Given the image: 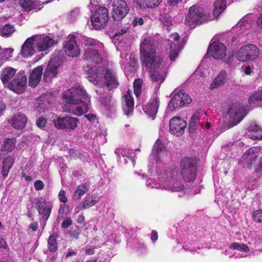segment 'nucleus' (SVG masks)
I'll use <instances>...</instances> for the list:
<instances>
[{"instance_id": "1", "label": "nucleus", "mask_w": 262, "mask_h": 262, "mask_svg": "<svg viewBox=\"0 0 262 262\" xmlns=\"http://www.w3.org/2000/svg\"><path fill=\"white\" fill-rule=\"evenodd\" d=\"M103 79H104L103 85L105 86L106 88L99 87L95 90L98 95L97 98L106 110L110 112H115L116 107V102L111 100V95L108 92L118 86L119 82L118 77L113 70H106L105 68Z\"/></svg>"}, {"instance_id": "2", "label": "nucleus", "mask_w": 262, "mask_h": 262, "mask_svg": "<svg viewBox=\"0 0 262 262\" xmlns=\"http://www.w3.org/2000/svg\"><path fill=\"white\" fill-rule=\"evenodd\" d=\"M157 42L152 38H145L140 45V59L143 67L152 71L164 67L163 58L156 55Z\"/></svg>"}, {"instance_id": "3", "label": "nucleus", "mask_w": 262, "mask_h": 262, "mask_svg": "<svg viewBox=\"0 0 262 262\" xmlns=\"http://www.w3.org/2000/svg\"><path fill=\"white\" fill-rule=\"evenodd\" d=\"M63 98L70 104L79 105L77 109L80 110L81 114L87 112L89 110L90 97L85 90L80 86L69 89L63 95Z\"/></svg>"}, {"instance_id": "4", "label": "nucleus", "mask_w": 262, "mask_h": 262, "mask_svg": "<svg viewBox=\"0 0 262 262\" xmlns=\"http://www.w3.org/2000/svg\"><path fill=\"white\" fill-rule=\"evenodd\" d=\"M64 59L65 57L61 51H55L43 74V79L45 82H50L57 76L58 69Z\"/></svg>"}, {"instance_id": "5", "label": "nucleus", "mask_w": 262, "mask_h": 262, "mask_svg": "<svg viewBox=\"0 0 262 262\" xmlns=\"http://www.w3.org/2000/svg\"><path fill=\"white\" fill-rule=\"evenodd\" d=\"M181 174L185 181H193L196 176V163L192 158L186 157L180 163Z\"/></svg>"}, {"instance_id": "6", "label": "nucleus", "mask_w": 262, "mask_h": 262, "mask_svg": "<svg viewBox=\"0 0 262 262\" xmlns=\"http://www.w3.org/2000/svg\"><path fill=\"white\" fill-rule=\"evenodd\" d=\"M207 19L208 16L205 13L204 9L194 5L190 7L185 21L189 26L193 28L195 25H200L205 23Z\"/></svg>"}, {"instance_id": "7", "label": "nucleus", "mask_w": 262, "mask_h": 262, "mask_svg": "<svg viewBox=\"0 0 262 262\" xmlns=\"http://www.w3.org/2000/svg\"><path fill=\"white\" fill-rule=\"evenodd\" d=\"M27 80L25 71L21 70L16 74L14 78L5 87L16 94H20L25 91L27 88Z\"/></svg>"}, {"instance_id": "8", "label": "nucleus", "mask_w": 262, "mask_h": 262, "mask_svg": "<svg viewBox=\"0 0 262 262\" xmlns=\"http://www.w3.org/2000/svg\"><path fill=\"white\" fill-rule=\"evenodd\" d=\"M258 55V48L254 44H248L239 49L236 54V58L242 62L253 61Z\"/></svg>"}, {"instance_id": "9", "label": "nucleus", "mask_w": 262, "mask_h": 262, "mask_svg": "<svg viewBox=\"0 0 262 262\" xmlns=\"http://www.w3.org/2000/svg\"><path fill=\"white\" fill-rule=\"evenodd\" d=\"M108 20V12L105 7H99L91 16L92 24L96 30H100L103 28Z\"/></svg>"}, {"instance_id": "10", "label": "nucleus", "mask_w": 262, "mask_h": 262, "mask_svg": "<svg viewBox=\"0 0 262 262\" xmlns=\"http://www.w3.org/2000/svg\"><path fill=\"white\" fill-rule=\"evenodd\" d=\"M192 101L191 98L184 90L175 94L168 103V107L171 111L180 109Z\"/></svg>"}, {"instance_id": "11", "label": "nucleus", "mask_w": 262, "mask_h": 262, "mask_svg": "<svg viewBox=\"0 0 262 262\" xmlns=\"http://www.w3.org/2000/svg\"><path fill=\"white\" fill-rule=\"evenodd\" d=\"M112 15L115 21L121 20L130 10L124 0H112Z\"/></svg>"}, {"instance_id": "12", "label": "nucleus", "mask_w": 262, "mask_h": 262, "mask_svg": "<svg viewBox=\"0 0 262 262\" xmlns=\"http://www.w3.org/2000/svg\"><path fill=\"white\" fill-rule=\"evenodd\" d=\"M85 73L90 78V81L98 83L102 80L105 68L100 66V64L96 66V64L88 63L83 68Z\"/></svg>"}, {"instance_id": "13", "label": "nucleus", "mask_w": 262, "mask_h": 262, "mask_svg": "<svg viewBox=\"0 0 262 262\" xmlns=\"http://www.w3.org/2000/svg\"><path fill=\"white\" fill-rule=\"evenodd\" d=\"M226 47L224 43L214 41L209 45L204 57L208 58L211 56L214 59L222 60L226 56Z\"/></svg>"}, {"instance_id": "14", "label": "nucleus", "mask_w": 262, "mask_h": 262, "mask_svg": "<svg viewBox=\"0 0 262 262\" xmlns=\"http://www.w3.org/2000/svg\"><path fill=\"white\" fill-rule=\"evenodd\" d=\"M63 50L66 54L70 57H77L80 52L74 35H69L66 38L63 45Z\"/></svg>"}, {"instance_id": "15", "label": "nucleus", "mask_w": 262, "mask_h": 262, "mask_svg": "<svg viewBox=\"0 0 262 262\" xmlns=\"http://www.w3.org/2000/svg\"><path fill=\"white\" fill-rule=\"evenodd\" d=\"M79 120L77 118L70 116L54 120L53 122L55 127L58 129H63L66 130L74 129L77 126Z\"/></svg>"}, {"instance_id": "16", "label": "nucleus", "mask_w": 262, "mask_h": 262, "mask_svg": "<svg viewBox=\"0 0 262 262\" xmlns=\"http://www.w3.org/2000/svg\"><path fill=\"white\" fill-rule=\"evenodd\" d=\"M102 47L101 49L99 48H89L85 50L83 58L88 61V63L96 64V66L100 64L102 61L101 52L103 51Z\"/></svg>"}, {"instance_id": "17", "label": "nucleus", "mask_w": 262, "mask_h": 262, "mask_svg": "<svg viewBox=\"0 0 262 262\" xmlns=\"http://www.w3.org/2000/svg\"><path fill=\"white\" fill-rule=\"evenodd\" d=\"M35 207L40 218H49L53 206L51 202H47L46 199L41 196L36 199Z\"/></svg>"}, {"instance_id": "18", "label": "nucleus", "mask_w": 262, "mask_h": 262, "mask_svg": "<svg viewBox=\"0 0 262 262\" xmlns=\"http://www.w3.org/2000/svg\"><path fill=\"white\" fill-rule=\"evenodd\" d=\"M166 152V149L165 146L159 139H157L153 146L151 153L149 156V166H153L154 162L152 161V160L155 161L156 163L161 162V158Z\"/></svg>"}, {"instance_id": "19", "label": "nucleus", "mask_w": 262, "mask_h": 262, "mask_svg": "<svg viewBox=\"0 0 262 262\" xmlns=\"http://www.w3.org/2000/svg\"><path fill=\"white\" fill-rule=\"evenodd\" d=\"M169 130L177 136L182 135L187 126V122L179 117H174L169 121Z\"/></svg>"}, {"instance_id": "20", "label": "nucleus", "mask_w": 262, "mask_h": 262, "mask_svg": "<svg viewBox=\"0 0 262 262\" xmlns=\"http://www.w3.org/2000/svg\"><path fill=\"white\" fill-rule=\"evenodd\" d=\"M37 35L32 36L27 38L23 46L20 51V54L24 58L30 57L34 54L36 47L35 39Z\"/></svg>"}, {"instance_id": "21", "label": "nucleus", "mask_w": 262, "mask_h": 262, "mask_svg": "<svg viewBox=\"0 0 262 262\" xmlns=\"http://www.w3.org/2000/svg\"><path fill=\"white\" fill-rule=\"evenodd\" d=\"M35 41L36 48L39 51L47 50L57 43L56 40L47 36L44 37L37 36Z\"/></svg>"}, {"instance_id": "22", "label": "nucleus", "mask_w": 262, "mask_h": 262, "mask_svg": "<svg viewBox=\"0 0 262 262\" xmlns=\"http://www.w3.org/2000/svg\"><path fill=\"white\" fill-rule=\"evenodd\" d=\"M149 73L150 78L153 82L156 83V86L158 90L161 84L164 82L167 76V70L165 67L155 69Z\"/></svg>"}, {"instance_id": "23", "label": "nucleus", "mask_w": 262, "mask_h": 262, "mask_svg": "<svg viewBox=\"0 0 262 262\" xmlns=\"http://www.w3.org/2000/svg\"><path fill=\"white\" fill-rule=\"evenodd\" d=\"M160 104L159 98L156 97L151 99L149 102L145 105L143 106V110L148 117L154 120L156 118Z\"/></svg>"}, {"instance_id": "24", "label": "nucleus", "mask_w": 262, "mask_h": 262, "mask_svg": "<svg viewBox=\"0 0 262 262\" xmlns=\"http://www.w3.org/2000/svg\"><path fill=\"white\" fill-rule=\"evenodd\" d=\"M8 121L14 128L21 130L26 126L27 118L25 114L19 112L13 115Z\"/></svg>"}, {"instance_id": "25", "label": "nucleus", "mask_w": 262, "mask_h": 262, "mask_svg": "<svg viewBox=\"0 0 262 262\" xmlns=\"http://www.w3.org/2000/svg\"><path fill=\"white\" fill-rule=\"evenodd\" d=\"M259 149L256 147H252L247 150L241 158L242 161H245L247 164V167L252 169L253 164L255 163L257 158V154Z\"/></svg>"}, {"instance_id": "26", "label": "nucleus", "mask_w": 262, "mask_h": 262, "mask_svg": "<svg viewBox=\"0 0 262 262\" xmlns=\"http://www.w3.org/2000/svg\"><path fill=\"white\" fill-rule=\"evenodd\" d=\"M122 107L125 115L129 116L133 112L134 101L129 91H127L122 98Z\"/></svg>"}, {"instance_id": "27", "label": "nucleus", "mask_w": 262, "mask_h": 262, "mask_svg": "<svg viewBox=\"0 0 262 262\" xmlns=\"http://www.w3.org/2000/svg\"><path fill=\"white\" fill-rule=\"evenodd\" d=\"M243 110V105L238 103L232 104L227 111L229 117L233 119H237V123H239L244 118L242 114Z\"/></svg>"}, {"instance_id": "28", "label": "nucleus", "mask_w": 262, "mask_h": 262, "mask_svg": "<svg viewBox=\"0 0 262 262\" xmlns=\"http://www.w3.org/2000/svg\"><path fill=\"white\" fill-rule=\"evenodd\" d=\"M43 70L42 66H38L34 69L29 77V86L35 88L38 85L41 80Z\"/></svg>"}, {"instance_id": "29", "label": "nucleus", "mask_w": 262, "mask_h": 262, "mask_svg": "<svg viewBox=\"0 0 262 262\" xmlns=\"http://www.w3.org/2000/svg\"><path fill=\"white\" fill-rule=\"evenodd\" d=\"M16 70L11 67L4 68L1 74L0 78L3 84L8 85V83L16 76Z\"/></svg>"}, {"instance_id": "30", "label": "nucleus", "mask_w": 262, "mask_h": 262, "mask_svg": "<svg viewBox=\"0 0 262 262\" xmlns=\"http://www.w3.org/2000/svg\"><path fill=\"white\" fill-rule=\"evenodd\" d=\"M206 112L201 109L197 110L191 116L189 123V131L190 134H193L197 129V122L201 120L203 115H205Z\"/></svg>"}, {"instance_id": "31", "label": "nucleus", "mask_w": 262, "mask_h": 262, "mask_svg": "<svg viewBox=\"0 0 262 262\" xmlns=\"http://www.w3.org/2000/svg\"><path fill=\"white\" fill-rule=\"evenodd\" d=\"M162 187L164 189L172 192L182 191L185 188L182 183L176 179L167 180Z\"/></svg>"}, {"instance_id": "32", "label": "nucleus", "mask_w": 262, "mask_h": 262, "mask_svg": "<svg viewBox=\"0 0 262 262\" xmlns=\"http://www.w3.org/2000/svg\"><path fill=\"white\" fill-rule=\"evenodd\" d=\"M49 2H50V1H48L44 3L40 4L39 5V7L38 8L36 7L35 3H33L32 0H20L19 4L21 7H23V8H24L27 10H30L31 9H35V10L38 11V10H40L42 8H43V5L44 4H48Z\"/></svg>"}, {"instance_id": "33", "label": "nucleus", "mask_w": 262, "mask_h": 262, "mask_svg": "<svg viewBox=\"0 0 262 262\" xmlns=\"http://www.w3.org/2000/svg\"><path fill=\"white\" fill-rule=\"evenodd\" d=\"M81 43L85 46H92V48H99L100 49L103 47V45L100 41L94 39L92 38H89L86 36H81L80 39Z\"/></svg>"}, {"instance_id": "34", "label": "nucleus", "mask_w": 262, "mask_h": 262, "mask_svg": "<svg viewBox=\"0 0 262 262\" xmlns=\"http://www.w3.org/2000/svg\"><path fill=\"white\" fill-rule=\"evenodd\" d=\"M227 2L226 0H216L214 3L213 14L214 17H218L226 8Z\"/></svg>"}, {"instance_id": "35", "label": "nucleus", "mask_w": 262, "mask_h": 262, "mask_svg": "<svg viewBox=\"0 0 262 262\" xmlns=\"http://www.w3.org/2000/svg\"><path fill=\"white\" fill-rule=\"evenodd\" d=\"M138 6L142 9L154 8L158 6L162 0H135Z\"/></svg>"}, {"instance_id": "36", "label": "nucleus", "mask_w": 262, "mask_h": 262, "mask_svg": "<svg viewBox=\"0 0 262 262\" xmlns=\"http://www.w3.org/2000/svg\"><path fill=\"white\" fill-rule=\"evenodd\" d=\"M227 76V73L225 71H221L217 76L214 79L211 84V89H214L220 85L223 84Z\"/></svg>"}, {"instance_id": "37", "label": "nucleus", "mask_w": 262, "mask_h": 262, "mask_svg": "<svg viewBox=\"0 0 262 262\" xmlns=\"http://www.w3.org/2000/svg\"><path fill=\"white\" fill-rule=\"evenodd\" d=\"M98 200L96 199L95 196L86 194L84 198L82 208L83 209H87L91 207L98 202Z\"/></svg>"}, {"instance_id": "38", "label": "nucleus", "mask_w": 262, "mask_h": 262, "mask_svg": "<svg viewBox=\"0 0 262 262\" xmlns=\"http://www.w3.org/2000/svg\"><path fill=\"white\" fill-rule=\"evenodd\" d=\"M16 140L15 138L6 139L3 144V148L8 152L12 151L16 147Z\"/></svg>"}, {"instance_id": "39", "label": "nucleus", "mask_w": 262, "mask_h": 262, "mask_svg": "<svg viewBox=\"0 0 262 262\" xmlns=\"http://www.w3.org/2000/svg\"><path fill=\"white\" fill-rule=\"evenodd\" d=\"M48 248L50 252H55L57 250L58 245L56 242V236L55 234L50 235L48 241Z\"/></svg>"}, {"instance_id": "40", "label": "nucleus", "mask_w": 262, "mask_h": 262, "mask_svg": "<svg viewBox=\"0 0 262 262\" xmlns=\"http://www.w3.org/2000/svg\"><path fill=\"white\" fill-rule=\"evenodd\" d=\"M240 39L238 36H229L227 40V45L231 46L233 50L236 49L239 45Z\"/></svg>"}, {"instance_id": "41", "label": "nucleus", "mask_w": 262, "mask_h": 262, "mask_svg": "<svg viewBox=\"0 0 262 262\" xmlns=\"http://www.w3.org/2000/svg\"><path fill=\"white\" fill-rule=\"evenodd\" d=\"M88 189V187L85 183H82L79 185L76 188L75 194L76 199H80L81 196L86 192Z\"/></svg>"}, {"instance_id": "42", "label": "nucleus", "mask_w": 262, "mask_h": 262, "mask_svg": "<svg viewBox=\"0 0 262 262\" xmlns=\"http://www.w3.org/2000/svg\"><path fill=\"white\" fill-rule=\"evenodd\" d=\"M229 248L232 250H237L241 251L247 252L249 251V247L245 244L234 242L230 246Z\"/></svg>"}, {"instance_id": "43", "label": "nucleus", "mask_w": 262, "mask_h": 262, "mask_svg": "<svg viewBox=\"0 0 262 262\" xmlns=\"http://www.w3.org/2000/svg\"><path fill=\"white\" fill-rule=\"evenodd\" d=\"M258 101H262V90L256 92L249 98V102L251 104Z\"/></svg>"}, {"instance_id": "44", "label": "nucleus", "mask_w": 262, "mask_h": 262, "mask_svg": "<svg viewBox=\"0 0 262 262\" xmlns=\"http://www.w3.org/2000/svg\"><path fill=\"white\" fill-rule=\"evenodd\" d=\"M80 10L78 8H75L68 13V20L70 23L75 21L79 16Z\"/></svg>"}, {"instance_id": "45", "label": "nucleus", "mask_w": 262, "mask_h": 262, "mask_svg": "<svg viewBox=\"0 0 262 262\" xmlns=\"http://www.w3.org/2000/svg\"><path fill=\"white\" fill-rule=\"evenodd\" d=\"M127 32L126 29H121L120 31L116 32L113 37H111L112 41L114 44L120 43V41L122 40V35Z\"/></svg>"}, {"instance_id": "46", "label": "nucleus", "mask_w": 262, "mask_h": 262, "mask_svg": "<svg viewBox=\"0 0 262 262\" xmlns=\"http://www.w3.org/2000/svg\"><path fill=\"white\" fill-rule=\"evenodd\" d=\"M14 31L15 29L13 26L7 24L3 27L1 32L3 36H9L11 35Z\"/></svg>"}, {"instance_id": "47", "label": "nucleus", "mask_w": 262, "mask_h": 262, "mask_svg": "<svg viewBox=\"0 0 262 262\" xmlns=\"http://www.w3.org/2000/svg\"><path fill=\"white\" fill-rule=\"evenodd\" d=\"M70 212V206L68 205L62 204L60 206L58 211V218L63 217Z\"/></svg>"}, {"instance_id": "48", "label": "nucleus", "mask_w": 262, "mask_h": 262, "mask_svg": "<svg viewBox=\"0 0 262 262\" xmlns=\"http://www.w3.org/2000/svg\"><path fill=\"white\" fill-rule=\"evenodd\" d=\"M249 26V24L246 22L245 20H241L238 23L233 27V30H237L239 28V30L241 32L239 33V34L245 31L246 29Z\"/></svg>"}, {"instance_id": "49", "label": "nucleus", "mask_w": 262, "mask_h": 262, "mask_svg": "<svg viewBox=\"0 0 262 262\" xmlns=\"http://www.w3.org/2000/svg\"><path fill=\"white\" fill-rule=\"evenodd\" d=\"M70 155L71 157L80 159L82 161L87 160V156L86 155L76 150H70Z\"/></svg>"}, {"instance_id": "50", "label": "nucleus", "mask_w": 262, "mask_h": 262, "mask_svg": "<svg viewBox=\"0 0 262 262\" xmlns=\"http://www.w3.org/2000/svg\"><path fill=\"white\" fill-rule=\"evenodd\" d=\"M159 18L164 25L168 26L171 24L172 18L167 13L161 14L159 16Z\"/></svg>"}, {"instance_id": "51", "label": "nucleus", "mask_w": 262, "mask_h": 262, "mask_svg": "<svg viewBox=\"0 0 262 262\" xmlns=\"http://www.w3.org/2000/svg\"><path fill=\"white\" fill-rule=\"evenodd\" d=\"M11 165L12 164L9 165V164H7L6 160L4 161L1 172L4 178H6L8 176Z\"/></svg>"}, {"instance_id": "52", "label": "nucleus", "mask_w": 262, "mask_h": 262, "mask_svg": "<svg viewBox=\"0 0 262 262\" xmlns=\"http://www.w3.org/2000/svg\"><path fill=\"white\" fill-rule=\"evenodd\" d=\"M80 233V228L77 225L73 226L72 227L71 230L69 232L70 236L75 239H78L79 238V235Z\"/></svg>"}, {"instance_id": "53", "label": "nucleus", "mask_w": 262, "mask_h": 262, "mask_svg": "<svg viewBox=\"0 0 262 262\" xmlns=\"http://www.w3.org/2000/svg\"><path fill=\"white\" fill-rule=\"evenodd\" d=\"M84 118L85 119V121L87 120L88 122L92 124H95L98 122L97 116L94 114H89L84 116Z\"/></svg>"}, {"instance_id": "54", "label": "nucleus", "mask_w": 262, "mask_h": 262, "mask_svg": "<svg viewBox=\"0 0 262 262\" xmlns=\"http://www.w3.org/2000/svg\"><path fill=\"white\" fill-rule=\"evenodd\" d=\"M253 218L254 220L258 223L262 222V210L255 211L253 213Z\"/></svg>"}, {"instance_id": "55", "label": "nucleus", "mask_w": 262, "mask_h": 262, "mask_svg": "<svg viewBox=\"0 0 262 262\" xmlns=\"http://www.w3.org/2000/svg\"><path fill=\"white\" fill-rule=\"evenodd\" d=\"M144 20L142 17L135 16L132 24L134 27L141 26L144 24Z\"/></svg>"}, {"instance_id": "56", "label": "nucleus", "mask_w": 262, "mask_h": 262, "mask_svg": "<svg viewBox=\"0 0 262 262\" xmlns=\"http://www.w3.org/2000/svg\"><path fill=\"white\" fill-rule=\"evenodd\" d=\"M172 48V45H171L170 47V52L169 54V57L171 61H174L176 60V58L178 57L179 53L178 51L173 50Z\"/></svg>"}, {"instance_id": "57", "label": "nucleus", "mask_w": 262, "mask_h": 262, "mask_svg": "<svg viewBox=\"0 0 262 262\" xmlns=\"http://www.w3.org/2000/svg\"><path fill=\"white\" fill-rule=\"evenodd\" d=\"M34 186L37 191H39L43 189L45 185L42 181L38 180L34 182Z\"/></svg>"}, {"instance_id": "58", "label": "nucleus", "mask_w": 262, "mask_h": 262, "mask_svg": "<svg viewBox=\"0 0 262 262\" xmlns=\"http://www.w3.org/2000/svg\"><path fill=\"white\" fill-rule=\"evenodd\" d=\"M66 191L64 190H61L58 194L59 200L60 202L66 203L68 201V199L66 196Z\"/></svg>"}, {"instance_id": "59", "label": "nucleus", "mask_w": 262, "mask_h": 262, "mask_svg": "<svg viewBox=\"0 0 262 262\" xmlns=\"http://www.w3.org/2000/svg\"><path fill=\"white\" fill-rule=\"evenodd\" d=\"M72 224V220L70 217H67L62 222L61 226L62 228H67Z\"/></svg>"}, {"instance_id": "60", "label": "nucleus", "mask_w": 262, "mask_h": 262, "mask_svg": "<svg viewBox=\"0 0 262 262\" xmlns=\"http://www.w3.org/2000/svg\"><path fill=\"white\" fill-rule=\"evenodd\" d=\"M46 123L47 121L45 118L43 117H40L37 120L36 124L38 127L42 128L45 126Z\"/></svg>"}, {"instance_id": "61", "label": "nucleus", "mask_w": 262, "mask_h": 262, "mask_svg": "<svg viewBox=\"0 0 262 262\" xmlns=\"http://www.w3.org/2000/svg\"><path fill=\"white\" fill-rule=\"evenodd\" d=\"M262 170V157H259L258 164L255 167V172L259 173Z\"/></svg>"}, {"instance_id": "62", "label": "nucleus", "mask_w": 262, "mask_h": 262, "mask_svg": "<svg viewBox=\"0 0 262 262\" xmlns=\"http://www.w3.org/2000/svg\"><path fill=\"white\" fill-rule=\"evenodd\" d=\"M0 249H9V246L6 242V241L0 235Z\"/></svg>"}, {"instance_id": "63", "label": "nucleus", "mask_w": 262, "mask_h": 262, "mask_svg": "<svg viewBox=\"0 0 262 262\" xmlns=\"http://www.w3.org/2000/svg\"><path fill=\"white\" fill-rule=\"evenodd\" d=\"M136 250L140 253H143L146 251L145 245L143 243H139L138 246L136 247Z\"/></svg>"}, {"instance_id": "64", "label": "nucleus", "mask_w": 262, "mask_h": 262, "mask_svg": "<svg viewBox=\"0 0 262 262\" xmlns=\"http://www.w3.org/2000/svg\"><path fill=\"white\" fill-rule=\"evenodd\" d=\"M234 60V57L233 55L228 56L227 57H226V56H225V58H224L222 60H223L224 62L230 64L232 63L233 61Z\"/></svg>"}]
</instances>
